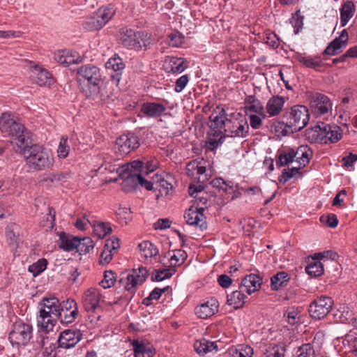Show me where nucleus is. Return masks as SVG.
<instances>
[{"label":"nucleus","mask_w":357,"mask_h":357,"mask_svg":"<svg viewBox=\"0 0 357 357\" xmlns=\"http://www.w3.org/2000/svg\"><path fill=\"white\" fill-rule=\"evenodd\" d=\"M345 342L348 344L347 352L357 354V338L353 336H348L342 340V344H345Z\"/></svg>","instance_id":"obj_63"},{"label":"nucleus","mask_w":357,"mask_h":357,"mask_svg":"<svg viewBox=\"0 0 357 357\" xmlns=\"http://www.w3.org/2000/svg\"><path fill=\"white\" fill-rule=\"evenodd\" d=\"M47 265V261L45 258L38 259L36 262L29 266V271L33 274V276H37L43 272Z\"/></svg>","instance_id":"obj_49"},{"label":"nucleus","mask_w":357,"mask_h":357,"mask_svg":"<svg viewBox=\"0 0 357 357\" xmlns=\"http://www.w3.org/2000/svg\"><path fill=\"white\" fill-rule=\"evenodd\" d=\"M116 8L114 5L109 4L107 6L100 8L96 14L98 15L100 21L105 26L114 15Z\"/></svg>","instance_id":"obj_41"},{"label":"nucleus","mask_w":357,"mask_h":357,"mask_svg":"<svg viewBox=\"0 0 357 357\" xmlns=\"http://www.w3.org/2000/svg\"><path fill=\"white\" fill-rule=\"evenodd\" d=\"M141 257L144 259L152 258L156 256L159 251L157 247L151 241H144L138 245Z\"/></svg>","instance_id":"obj_39"},{"label":"nucleus","mask_w":357,"mask_h":357,"mask_svg":"<svg viewBox=\"0 0 357 357\" xmlns=\"http://www.w3.org/2000/svg\"><path fill=\"white\" fill-rule=\"evenodd\" d=\"M78 316L77 303L73 299H67L61 303L60 321L63 324H71Z\"/></svg>","instance_id":"obj_11"},{"label":"nucleus","mask_w":357,"mask_h":357,"mask_svg":"<svg viewBox=\"0 0 357 357\" xmlns=\"http://www.w3.org/2000/svg\"><path fill=\"white\" fill-rule=\"evenodd\" d=\"M356 13V6L354 3L350 0L343 2L340 9V24L345 26L349 21L354 17Z\"/></svg>","instance_id":"obj_31"},{"label":"nucleus","mask_w":357,"mask_h":357,"mask_svg":"<svg viewBox=\"0 0 357 357\" xmlns=\"http://www.w3.org/2000/svg\"><path fill=\"white\" fill-rule=\"evenodd\" d=\"M11 143L17 151H19L25 156L33 146L38 144H34L30 135H11Z\"/></svg>","instance_id":"obj_19"},{"label":"nucleus","mask_w":357,"mask_h":357,"mask_svg":"<svg viewBox=\"0 0 357 357\" xmlns=\"http://www.w3.org/2000/svg\"><path fill=\"white\" fill-rule=\"evenodd\" d=\"M284 317L291 325H294L300 320L299 312L295 307H288L284 313Z\"/></svg>","instance_id":"obj_51"},{"label":"nucleus","mask_w":357,"mask_h":357,"mask_svg":"<svg viewBox=\"0 0 357 357\" xmlns=\"http://www.w3.org/2000/svg\"><path fill=\"white\" fill-rule=\"evenodd\" d=\"M262 284V278L257 274L246 275L241 281L240 289L248 294L258 291Z\"/></svg>","instance_id":"obj_22"},{"label":"nucleus","mask_w":357,"mask_h":357,"mask_svg":"<svg viewBox=\"0 0 357 357\" xmlns=\"http://www.w3.org/2000/svg\"><path fill=\"white\" fill-rule=\"evenodd\" d=\"M116 273L112 271H106L104 273V278L100 284L105 289L109 288L114 285L116 282Z\"/></svg>","instance_id":"obj_53"},{"label":"nucleus","mask_w":357,"mask_h":357,"mask_svg":"<svg viewBox=\"0 0 357 357\" xmlns=\"http://www.w3.org/2000/svg\"><path fill=\"white\" fill-rule=\"evenodd\" d=\"M102 296L100 290L91 287L85 290L82 295V303L86 312H95L100 307V301Z\"/></svg>","instance_id":"obj_10"},{"label":"nucleus","mask_w":357,"mask_h":357,"mask_svg":"<svg viewBox=\"0 0 357 357\" xmlns=\"http://www.w3.org/2000/svg\"><path fill=\"white\" fill-rule=\"evenodd\" d=\"M149 271L145 267H139L131 270L126 276L121 278L119 280L124 289L130 292L135 291L136 287L142 285L146 280Z\"/></svg>","instance_id":"obj_7"},{"label":"nucleus","mask_w":357,"mask_h":357,"mask_svg":"<svg viewBox=\"0 0 357 357\" xmlns=\"http://www.w3.org/2000/svg\"><path fill=\"white\" fill-rule=\"evenodd\" d=\"M349 36L346 29H343L339 37L335 38L324 50L328 55H335L340 53L348 43Z\"/></svg>","instance_id":"obj_21"},{"label":"nucleus","mask_w":357,"mask_h":357,"mask_svg":"<svg viewBox=\"0 0 357 357\" xmlns=\"http://www.w3.org/2000/svg\"><path fill=\"white\" fill-rule=\"evenodd\" d=\"M284 98L280 96H273L267 102L266 105V112L270 116H278L282 110Z\"/></svg>","instance_id":"obj_30"},{"label":"nucleus","mask_w":357,"mask_h":357,"mask_svg":"<svg viewBox=\"0 0 357 357\" xmlns=\"http://www.w3.org/2000/svg\"><path fill=\"white\" fill-rule=\"evenodd\" d=\"M225 136L226 135H220L218 139L213 137H208V140L206 142V149L211 151H214L224 142Z\"/></svg>","instance_id":"obj_61"},{"label":"nucleus","mask_w":357,"mask_h":357,"mask_svg":"<svg viewBox=\"0 0 357 357\" xmlns=\"http://www.w3.org/2000/svg\"><path fill=\"white\" fill-rule=\"evenodd\" d=\"M189 195L195 198V202L192 206L201 211H204L207 208L208 195L203 190L202 185L194 186L190 185L188 189Z\"/></svg>","instance_id":"obj_18"},{"label":"nucleus","mask_w":357,"mask_h":357,"mask_svg":"<svg viewBox=\"0 0 357 357\" xmlns=\"http://www.w3.org/2000/svg\"><path fill=\"white\" fill-rule=\"evenodd\" d=\"M298 151L299 150L295 152L294 150L291 149L288 151L280 152L278 154V158L276 160V165L278 167L288 165L289 163L294 162V158H296V162H298L300 165H303L305 166V163L309 162V158L303 151L301 153V157H297V155L299 154Z\"/></svg>","instance_id":"obj_13"},{"label":"nucleus","mask_w":357,"mask_h":357,"mask_svg":"<svg viewBox=\"0 0 357 357\" xmlns=\"http://www.w3.org/2000/svg\"><path fill=\"white\" fill-rule=\"evenodd\" d=\"M176 273V268H171L168 266L167 268H160L155 270L152 273L151 279L153 281L160 282L165 279L169 278Z\"/></svg>","instance_id":"obj_45"},{"label":"nucleus","mask_w":357,"mask_h":357,"mask_svg":"<svg viewBox=\"0 0 357 357\" xmlns=\"http://www.w3.org/2000/svg\"><path fill=\"white\" fill-rule=\"evenodd\" d=\"M32 326L22 321H15L9 333V340L13 345H26L31 338Z\"/></svg>","instance_id":"obj_6"},{"label":"nucleus","mask_w":357,"mask_h":357,"mask_svg":"<svg viewBox=\"0 0 357 357\" xmlns=\"http://www.w3.org/2000/svg\"><path fill=\"white\" fill-rule=\"evenodd\" d=\"M332 111V105L329 98L321 93L314 94V117L329 115Z\"/></svg>","instance_id":"obj_16"},{"label":"nucleus","mask_w":357,"mask_h":357,"mask_svg":"<svg viewBox=\"0 0 357 357\" xmlns=\"http://www.w3.org/2000/svg\"><path fill=\"white\" fill-rule=\"evenodd\" d=\"M40 305L38 325L47 333L53 330L56 319L60 318L61 303L57 298L50 297L44 298Z\"/></svg>","instance_id":"obj_2"},{"label":"nucleus","mask_w":357,"mask_h":357,"mask_svg":"<svg viewBox=\"0 0 357 357\" xmlns=\"http://www.w3.org/2000/svg\"><path fill=\"white\" fill-rule=\"evenodd\" d=\"M217 109H220L218 114L214 116V114H212L209 117L211 121L210 127L212 129L218 130L215 131V134H224L221 129L223 128L226 123H231V121L227 119V114L223 108L220 109L217 107Z\"/></svg>","instance_id":"obj_27"},{"label":"nucleus","mask_w":357,"mask_h":357,"mask_svg":"<svg viewBox=\"0 0 357 357\" xmlns=\"http://www.w3.org/2000/svg\"><path fill=\"white\" fill-rule=\"evenodd\" d=\"M310 113L304 105L294 106L289 114L287 123H278L275 127V132L280 134H291L301 131L308 123Z\"/></svg>","instance_id":"obj_3"},{"label":"nucleus","mask_w":357,"mask_h":357,"mask_svg":"<svg viewBox=\"0 0 357 357\" xmlns=\"http://www.w3.org/2000/svg\"><path fill=\"white\" fill-rule=\"evenodd\" d=\"M77 243H79V238L61 232L59 235V248L65 251H71L76 248Z\"/></svg>","instance_id":"obj_36"},{"label":"nucleus","mask_w":357,"mask_h":357,"mask_svg":"<svg viewBox=\"0 0 357 357\" xmlns=\"http://www.w3.org/2000/svg\"><path fill=\"white\" fill-rule=\"evenodd\" d=\"M172 178L170 176H167V178H162L160 181H157L153 184V189H158L161 193L168 194L169 190L173 188L172 183L168 180Z\"/></svg>","instance_id":"obj_50"},{"label":"nucleus","mask_w":357,"mask_h":357,"mask_svg":"<svg viewBox=\"0 0 357 357\" xmlns=\"http://www.w3.org/2000/svg\"><path fill=\"white\" fill-rule=\"evenodd\" d=\"M233 130L231 131L234 134H243L244 132H248L249 129V125L245 119H242L241 121L236 120L234 122H231Z\"/></svg>","instance_id":"obj_54"},{"label":"nucleus","mask_w":357,"mask_h":357,"mask_svg":"<svg viewBox=\"0 0 357 357\" xmlns=\"http://www.w3.org/2000/svg\"><path fill=\"white\" fill-rule=\"evenodd\" d=\"M124 183L132 188L141 186L148 190H151L153 188V183L146 180L141 172L129 173L124 180Z\"/></svg>","instance_id":"obj_25"},{"label":"nucleus","mask_w":357,"mask_h":357,"mask_svg":"<svg viewBox=\"0 0 357 357\" xmlns=\"http://www.w3.org/2000/svg\"><path fill=\"white\" fill-rule=\"evenodd\" d=\"M324 328V326H319V330L316 332V334L314 337V357H315V356L319 357H326L325 356L326 354L324 347L326 344V338L325 330Z\"/></svg>","instance_id":"obj_29"},{"label":"nucleus","mask_w":357,"mask_h":357,"mask_svg":"<svg viewBox=\"0 0 357 357\" xmlns=\"http://www.w3.org/2000/svg\"><path fill=\"white\" fill-rule=\"evenodd\" d=\"M245 291L240 289L239 291H234L227 296V303L230 305H233L234 308L243 307L245 303L246 296L243 294Z\"/></svg>","instance_id":"obj_42"},{"label":"nucleus","mask_w":357,"mask_h":357,"mask_svg":"<svg viewBox=\"0 0 357 357\" xmlns=\"http://www.w3.org/2000/svg\"><path fill=\"white\" fill-rule=\"evenodd\" d=\"M81 337L82 334L79 331L66 330L59 335V346L64 349L73 347L80 341Z\"/></svg>","instance_id":"obj_20"},{"label":"nucleus","mask_w":357,"mask_h":357,"mask_svg":"<svg viewBox=\"0 0 357 357\" xmlns=\"http://www.w3.org/2000/svg\"><path fill=\"white\" fill-rule=\"evenodd\" d=\"M254 350L248 344H238L228 349L229 357H252Z\"/></svg>","instance_id":"obj_34"},{"label":"nucleus","mask_w":357,"mask_h":357,"mask_svg":"<svg viewBox=\"0 0 357 357\" xmlns=\"http://www.w3.org/2000/svg\"><path fill=\"white\" fill-rule=\"evenodd\" d=\"M77 75L81 91L86 98L96 99L102 91L99 68L93 65H84L77 69Z\"/></svg>","instance_id":"obj_1"},{"label":"nucleus","mask_w":357,"mask_h":357,"mask_svg":"<svg viewBox=\"0 0 357 357\" xmlns=\"http://www.w3.org/2000/svg\"><path fill=\"white\" fill-rule=\"evenodd\" d=\"M312 347L310 344H304L298 350L297 357H312Z\"/></svg>","instance_id":"obj_64"},{"label":"nucleus","mask_w":357,"mask_h":357,"mask_svg":"<svg viewBox=\"0 0 357 357\" xmlns=\"http://www.w3.org/2000/svg\"><path fill=\"white\" fill-rule=\"evenodd\" d=\"M139 146L138 135H119L115 139L114 149L121 155L128 154Z\"/></svg>","instance_id":"obj_9"},{"label":"nucleus","mask_w":357,"mask_h":357,"mask_svg":"<svg viewBox=\"0 0 357 357\" xmlns=\"http://www.w3.org/2000/svg\"><path fill=\"white\" fill-rule=\"evenodd\" d=\"M184 218L187 224L198 227L202 231L207 228L205 215L195 206H191L185 211Z\"/></svg>","instance_id":"obj_12"},{"label":"nucleus","mask_w":357,"mask_h":357,"mask_svg":"<svg viewBox=\"0 0 357 357\" xmlns=\"http://www.w3.org/2000/svg\"><path fill=\"white\" fill-rule=\"evenodd\" d=\"M245 107L246 110L250 113L257 114H266L264 107L262 103L255 98L254 96H248L245 99Z\"/></svg>","instance_id":"obj_35"},{"label":"nucleus","mask_w":357,"mask_h":357,"mask_svg":"<svg viewBox=\"0 0 357 357\" xmlns=\"http://www.w3.org/2000/svg\"><path fill=\"white\" fill-rule=\"evenodd\" d=\"M140 110L144 116L158 118L162 115L166 110V107L159 102H146L142 105Z\"/></svg>","instance_id":"obj_24"},{"label":"nucleus","mask_w":357,"mask_h":357,"mask_svg":"<svg viewBox=\"0 0 357 357\" xmlns=\"http://www.w3.org/2000/svg\"><path fill=\"white\" fill-rule=\"evenodd\" d=\"M206 172V167L202 165V161L195 160L189 162L186 165L187 175L199 183H204L208 180Z\"/></svg>","instance_id":"obj_15"},{"label":"nucleus","mask_w":357,"mask_h":357,"mask_svg":"<svg viewBox=\"0 0 357 357\" xmlns=\"http://www.w3.org/2000/svg\"><path fill=\"white\" fill-rule=\"evenodd\" d=\"M35 82L39 86L50 85L52 77L50 73L40 66H35L33 70Z\"/></svg>","instance_id":"obj_33"},{"label":"nucleus","mask_w":357,"mask_h":357,"mask_svg":"<svg viewBox=\"0 0 357 357\" xmlns=\"http://www.w3.org/2000/svg\"><path fill=\"white\" fill-rule=\"evenodd\" d=\"M169 266L175 268L176 266H181L187 259V253L183 250H175L169 252Z\"/></svg>","instance_id":"obj_40"},{"label":"nucleus","mask_w":357,"mask_h":357,"mask_svg":"<svg viewBox=\"0 0 357 357\" xmlns=\"http://www.w3.org/2000/svg\"><path fill=\"white\" fill-rule=\"evenodd\" d=\"M168 289V287L164 288H155L149 294L147 298L143 299L142 303L145 305H149L151 300H158L161 295L165 292Z\"/></svg>","instance_id":"obj_57"},{"label":"nucleus","mask_w":357,"mask_h":357,"mask_svg":"<svg viewBox=\"0 0 357 357\" xmlns=\"http://www.w3.org/2000/svg\"><path fill=\"white\" fill-rule=\"evenodd\" d=\"M103 26L96 14L87 17L84 23V27L89 31L99 30Z\"/></svg>","instance_id":"obj_48"},{"label":"nucleus","mask_w":357,"mask_h":357,"mask_svg":"<svg viewBox=\"0 0 357 357\" xmlns=\"http://www.w3.org/2000/svg\"><path fill=\"white\" fill-rule=\"evenodd\" d=\"M164 67L168 73H181L188 67V65L183 58L169 56L165 59Z\"/></svg>","instance_id":"obj_26"},{"label":"nucleus","mask_w":357,"mask_h":357,"mask_svg":"<svg viewBox=\"0 0 357 357\" xmlns=\"http://www.w3.org/2000/svg\"><path fill=\"white\" fill-rule=\"evenodd\" d=\"M121 44L130 50H140L143 47H148L152 44L151 35L145 31H137L126 27L119 30Z\"/></svg>","instance_id":"obj_5"},{"label":"nucleus","mask_w":357,"mask_h":357,"mask_svg":"<svg viewBox=\"0 0 357 357\" xmlns=\"http://www.w3.org/2000/svg\"><path fill=\"white\" fill-rule=\"evenodd\" d=\"M194 348L196 352L201 356H204L213 351H218V345L215 342L204 338L197 340L194 343Z\"/></svg>","instance_id":"obj_32"},{"label":"nucleus","mask_w":357,"mask_h":357,"mask_svg":"<svg viewBox=\"0 0 357 357\" xmlns=\"http://www.w3.org/2000/svg\"><path fill=\"white\" fill-rule=\"evenodd\" d=\"M0 131L8 134H24L26 129L20 119L10 113L4 112L0 117Z\"/></svg>","instance_id":"obj_8"},{"label":"nucleus","mask_w":357,"mask_h":357,"mask_svg":"<svg viewBox=\"0 0 357 357\" xmlns=\"http://www.w3.org/2000/svg\"><path fill=\"white\" fill-rule=\"evenodd\" d=\"M93 248V242L89 237H84L83 238H79V243H77L76 248L77 252L81 255L86 254Z\"/></svg>","instance_id":"obj_47"},{"label":"nucleus","mask_w":357,"mask_h":357,"mask_svg":"<svg viewBox=\"0 0 357 357\" xmlns=\"http://www.w3.org/2000/svg\"><path fill=\"white\" fill-rule=\"evenodd\" d=\"M319 220L331 228L337 227L338 224V219L335 214L323 215L320 217Z\"/></svg>","instance_id":"obj_62"},{"label":"nucleus","mask_w":357,"mask_h":357,"mask_svg":"<svg viewBox=\"0 0 357 357\" xmlns=\"http://www.w3.org/2000/svg\"><path fill=\"white\" fill-rule=\"evenodd\" d=\"M143 162L144 168L145 169L144 172H145L146 174L153 172L158 168L159 165L158 160L156 158L152 157L144 158V161Z\"/></svg>","instance_id":"obj_60"},{"label":"nucleus","mask_w":357,"mask_h":357,"mask_svg":"<svg viewBox=\"0 0 357 357\" xmlns=\"http://www.w3.org/2000/svg\"><path fill=\"white\" fill-rule=\"evenodd\" d=\"M92 227L96 235L102 238L112 232V227L107 222H102L93 220Z\"/></svg>","instance_id":"obj_44"},{"label":"nucleus","mask_w":357,"mask_h":357,"mask_svg":"<svg viewBox=\"0 0 357 357\" xmlns=\"http://www.w3.org/2000/svg\"><path fill=\"white\" fill-rule=\"evenodd\" d=\"M284 344H270L264 351V357H284Z\"/></svg>","instance_id":"obj_43"},{"label":"nucleus","mask_w":357,"mask_h":357,"mask_svg":"<svg viewBox=\"0 0 357 357\" xmlns=\"http://www.w3.org/2000/svg\"><path fill=\"white\" fill-rule=\"evenodd\" d=\"M332 305L333 301L328 296H321L314 300V319H321L325 317Z\"/></svg>","instance_id":"obj_17"},{"label":"nucleus","mask_w":357,"mask_h":357,"mask_svg":"<svg viewBox=\"0 0 357 357\" xmlns=\"http://www.w3.org/2000/svg\"><path fill=\"white\" fill-rule=\"evenodd\" d=\"M107 69L112 70L114 73L111 75V78L118 84L121 79L122 70L125 68V64L122 59L119 56L110 58L105 63Z\"/></svg>","instance_id":"obj_28"},{"label":"nucleus","mask_w":357,"mask_h":357,"mask_svg":"<svg viewBox=\"0 0 357 357\" xmlns=\"http://www.w3.org/2000/svg\"><path fill=\"white\" fill-rule=\"evenodd\" d=\"M300 169V167H292L291 168L284 169L282 172V174L279 177V181L280 183H285L290 178H291L294 175L298 173Z\"/></svg>","instance_id":"obj_58"},{"label":"nucleus","mask_w":357,"mask_h":357,"mask_svg":"<svg viewBox=\"0 0 357 357\" xmlns=\"http://www.w3.org/2000/svg\"><path fill=\"white\" fill-rule=\"evenodd\" d=\"M218 309V301L215 299H210L195 307V314L200 319H207L213 316Z\"/></svg>","instance_id":"obj_23"},{"label":"nucleus","mask_w":357,"mask_h":357,"mask_svg":"<svg viewBox=\"0 0 357 357\" xmlns=\"http://www.w3.org/2000/svg\"><path fill=\"white\" fill-rule=\"evenodd\" d=\"M70 152V145L68 142V138L63 137L59 142L57 149L58 157L59 158H66Z\"/></svg>","instance_id":"obj_56"},{"label":"nucleus","mask_w":357,"mask_h":357,"mask_svg":"<svg viewBox=\"0 0 357 357\" xmlns=\"http://www.w3.org/2000/svg\"><path fill=\"white\" fill-rule=\"evenodd\" d=\"M29 172H39L50 169L54 164L52 154L42 146H33L24 156Z\"/></svg>","instance_id":"obj_4"},{"label":"nucleus","mask_w":357,"mask_h":357,"mask_svg":"<svg viewBox=\"0 0 357 357\" xmlns=\"http://www.w3.org/2000/svg\"><path fill=\"white\" fill-rule=\"evenodd\" d=\"M337 254L332 250L314 253V277H319L324 273V264L329 259L335 260Z\"/></svg>","instance_id":"obj_14"},{"label":"nucleus","mask_w":357,"mask_h":357,"mask_svg":"<svg viewBox=\"0 0 357 357\" xmlns=\"http://www.w3.org/2000/svg\"><path fill=\"white\" fill-rule=\"evenodd\" d=\"M93 222V220H91V215L89 213H84L82 217L77 218L75 226L79 230H84L88 226L92 227Z\"/></svg>","instance_id":"obj_52"},{"label":"nucleus","mask_w":357,"mask_h":357,"mask_svg":"<svg viewBox=\"0 0 357 357\" xmlns=\"http://www.w3.org/2000/svg\"><path fill=\"white\" fill-rule=\"evenodd\" d=\"M290 280L289 275L285 271H280L273 275L271 278V287L272 290L277 291L281 287H286Z\"/></svg>","instance_id":"obj_38"},{"label":"nucleus","mask_w":357,"mask_h":357,"mask_svg":"<svg viewBox=\"0 0 357 357\" xmlns=\"http://www.w3.org/2000/svg\"><path fill=\"white\" fill-rule=\"evenodd\" d=\"M135 357H153L155 351L149 344H145L139 342L138 340H134L132 342Z\"/></svg>","instance_id":"obj_37"},{"label":"nucleus","mask_w":357,"mask_h":357,"mask_svg":"<svg viewBox=\"0 0 357 357\" xmlns=\"http://www.w3.org/2000/svg\"><path fill=\"white\" fill-rule=\"evenodd\" d=\"M303 16L301 15L300 10L296 11L295 14H294L290 20V23L294 28L295 34L298 33L299 30L302 29L303 24Z\"/></svg>","instance_id":"obj_59"},{"label":"nucleus","mask_w":357,"mask_h":357,"mask_svg":"<svg viewBox=\"0 0 357 357\" xmlns=\"http://www.w3.org/2000/svg\"><path fill=\"white\" fill-rule=\"evenodd\" d=\"M167 39L170 46L178 47L183 44L184 36L182 33L175 31L169 34Z\"/></svg>","instance_id":"obj_55"},{"label":"nucleus","mask_w":357,"mask_h":357,"mask_svg":"<svg viewBox=\"0 0 357 357\" xmlns=\"http://www.w3.org/2000/svg\"><path fill=\"white\" fill-rule=\"evenodd\" d=\"M340 129V127L336 126H333V129L331 126L323 121H317L314 126V132L318 134H339Z\"/></svg>","instance_id":"obj_46"}]
</instances>
